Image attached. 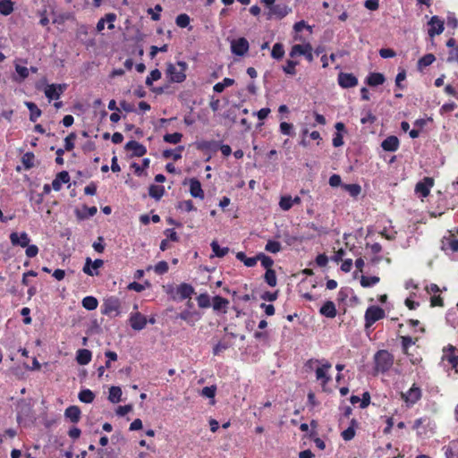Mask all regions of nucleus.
<instances>
[{
  "label": "nucleus",
  "mask_w": 458,
  "mask_h": 458,
  "mask_svg": "<svg viewBox=\"0 0 458 458\" xmlns=\"http://www.w3.org/2000/svg\"><path fill=\"white\" fill-rule=\"evenodd\" d=\"M176 293L180 300L190 299L194 293V288L187 283H182L177 286Z\"/></svg>",
  "instance_id": "nucleus-21"
},
{
  "label": "nucleus",
  "mask_w": 458,
  "mask_h": 458,
  "mask_svg": "<svg viewBox=\"0 0 458 458\" xmlns=\"http://www.w3.org/2000/svg\"><path fill=\"white\" fill-rule=\"evenodd\" d=\"M162 11V7L160 4H157L154 9L149 8L148 13L151 15V19L153 21L160 20V12Z\"/></svg>",
  "instance_id": "nucleus-60"
},
{
  "label": "nucleus",
  "mask_w": 458,
  "mask_h": 458,
  "mask_svg": "<svg viewBox=\"0 0 458 458\" xmlns=\"http://www.w3.org/2000/svg\"><path fill=\"white\" fill-rule=\"evenodd\" d=\"M169 269L168 264L166 261H159L155 265L154 270L158 275L165 274Z\"/></svg>",
  "instance_id": "nucleus-58"
},
{
  "label": "nucleus",
  "mask_w": 458,
  "mask_h": 458,
  "mask_svg": "<svg viewBox=\"0 0 458 458\" xmlns=\"http://www.w3.org/2000/svg\"><path fill=\"white\" fill-rule=\"evenodd\" d=\"M183 149V146H179L175 149H165L163 151V157L165 158H173L174 161H177L182 158V152Z\"/></svg>",
  "instance_id": "nucleus-28"
},
{
  "label": "nucleus",
  "mask_w": 458,
  "mask_h": 458,
  "mask_svg": "<svg viewBox=\"0 0 458 458\" xmlns=\"http://www.w3.org/2000/svg\"><path fill=\"white\" fill-rule=\"evenodd\" d=\"M199 148L207 149V150H213V151H216L217 148H219L225 157H228L232 153V148L229 145H226V144L219 145L218 142L214 141V140L203 141L199 145Z\"/></svg>",
  "instance_id": "nucleus-12"
},
{
  "label": "nucleus",
  "mask_w": 458,
  "mask_h": 458,
  "mask_svg": "<svg viewBox=\"0 0 458 458\" xmlns=\"http://www.w3.org/2000/svg\"><path fill=\"white\" fill-rule=\"evenodd\" d=\"M122 389L119 386H111L109 388L108 400L113 403H117L121 401Z\"/></svg>",
  "instance_id": "nucleus-33"
},
{
  "label": "nucleus",
  "mask_w": 458,
  "mask_h": 458,
  "mask_svg": "<svg viewBox=\"0 0 458 458\" xmlns=\"http://www.w3.org/2000/svg\"><path fill=\"white\" fill-rule=\"evenodd\" d=\"M344 189L352 197H357L361 192V187L357 183L345 184Z\"/></svg>",
  "instance_id": "nucleus-53"
},
{
  "label": "nucleus",
  "mask_w": 458,
  "mask_h": 458,
  "mask_svg": "<svg viewBox=\"0 0 458 458\" xmlns=\"http://www.w3.org/2000/svg\"><path fill=\"white\" fill-rule=\"evenodd\" d=\"M210 246H211V249H212V251L214 252V254L218 258H223L229 252V248H227V247L221 248L219 246V244L217 243V242H216V241H213L211 242Z\"/></svg>",
  "instance_id": "nucleus-41"
},
{
  "label": "nucleus",
  "mask_w": 458,
  "mask_h": 458,
  "mask_svg": "<svg viewBox=\"0 0 458 458\" xmlns=\"http://www.w3.org/2000/svg\"><path fill=\"white\" fill-rule=\"evenodd\" d=\"M400 338H401L402 349H403V353H405V354H408L409 348L411 345L415 344L416 342L418 341V338L413 339L412 337L408 336V335H403V336H401Z\"/></svg>",
  "instance_id": "nucleus-37"
},
{
  "label": "nucleus",
  "mask_w": 458,
  "mask_h": 458,
  "mask_svg": "<svg viewBox=\"0 0 458 458\" xmlns=\"http://www.w3.org/2000/svg\"><path fill=\"white\" fill-rule=\"evenodd\" d=\"M385 76L380 72H371L367 77V83L370 87H377L385 82Z\"/></svg>",
  "instance_id": "nucleus-27"
},
{
  "label": "nucleus",
  "mask_w": 458,
  "mask_h": 458,
  "mask_svg": "<svg viewBox=\"0 0 458 458\" xmlns=\"http://www.w3.org/2000/svg\"><path fill=\"white\" fill-rule=\"evenodd\" d=\"M337 82L341 88L350 89L354 88L358 85V79L352 73L341 72L338 74Z\"/></svg>",
  "instance_id": "nucleus-10"
},
{
  "label": "nucleus",
  "mask_w": 458,
  "mask_h": 458,
  "mask_svg": "<svg viewBox=\"0 0 458 458\" xmlns=\"http://www.w3.org/2000/svg\"><path fill=\"white\" fill-rule=\"evenodd\" d=\"M434 179L432 177H424L415 185V192L421 197L426 198L429 195L431 188L434 186Z\"/></svg>",
  "instance_id": "nucleus-9"
},
{
  "label": "nucleus",
  "mask_w": 458,
  "mask_h": 458,
  "mask_svg": "<svg viewBox=\"0 0 458 458\" xmlns=\"http://www.w3.org/2000/svg\"><path fill=\"white\" fill-rule=\"evenodd\" d=\"M299 64V62L293 60H287L285 66L283 67L284 72L289 75L296 74V66Z\"/></svg>",
  "instance_id": "nucleus-50"
},
{
  "label": "nucleus",
  "mask_w": 458,
  "mask_h": 458,
  "mask_svg": "<svg viewBox=\"0 0 458 458\" xmlns=\"http://www.w3.org/2000/svg\"><path fill=\"white\" fill-rule=\"evenodd\" d=\"M380 281V278L377 276H362L360 277V285L364 288L371 287L377 284Z\"/></svg>",
  "instance_id": "nucleus-40"
},
{
  "label": "nucleus",
  "mask_w": 458,
  "mask_h": 458,
  "mask_svg": "<svg viewBox=\"0 0 458 458\" xmlns=\"http://www.w3.org/2000/svg\"><path fill=\"white\" fill-rule=\"evenodd\" d=\"M92 353L88 349H80L77 352L76 360L80 365H87L90 362Z\"/></svg>",
  "instance_id": "nucleus-26"
},
{
  "label": "nucleus",
  "mask_w": 458,
  "mask_h": 458,
  "mask_svg": "<svg viewBox=\"0 0 458 458\" xmlns=\"http://www.w3.org/2000/svg\"><path fill=\"white\" fill-rule=\"evenodd\" d=\"M69 182H70L69 173L67 171L59 172L56 174L55 178L52 182V188L55 191H58L61 190L63 183H67Z\"/></svg>",
  "instance_id": "nucleus-20"
},
{
  "label": "nucleus",
  "mask_w": 458,
  "mask_h": 458,
  "mask_svg": "<svg viewBox=\"0 0 458 458\" xmlns=\"http://www.w3.org/2000/svg\"><path fill=\"white\" fill-rule=\"evenodd\" d=\"M229 301L227 299L216 295L213 298L212 305L215 310H221L228 305Z\"/></svg>",
  "instance_id": "nucleus-38"
},
{
  "label": "nucleus",
  "mask_w": 458,
  "mask_h": 458,
  "mask_svg": "<svg viewBox=\"0 0 458 458\" xmlns=\"http://www.w3.org/2000/svg\"><path fill=\"white\" fill-rule=\"evenodd\" d=\"M399 140L396 136H388L381 143V147L385 151L394 152L399 148Z\"/></svg>",
  "instance_id": "nucleus-19"
},
{
  "label": "nucleus",
  "mask_w": 458,
  "mask_h": 458,
  "mask_svg": "<svg viewBox=\"0 0 458 458\" xmlns=\"http://www.w3.org/2000/svg\"><path fill=\"white\" fill-rule=\"evenodd\" d=\"M236 259L238 260L243 262V264L248 267H252L256 266V264L258 262L257 256L249 258L246 256V254L243 251L237 252Z\"/></svg>",
  "instance_id": "nucleus-30"
},
{
  "label": "nucleus",
  "mask_w": 458,
  "mask_h": 458,
  "mask_svg": "<svg viewBox=\"0 0 458 458\" xmlns=\"http://www.w3.org/2000/svg\"><path fill=\"white\" fill-rule=\"evenodd\" d=\"M182 134L180 132L167 133L164 136V141L171 144L181 142Z\"/></svg>",
  "instance_id": "nucleus-47"
},
{
  "label": "nucleus",
  "mask_w": 458,
  "mask_h": 458,
  "mask_svg": "<svg viewBox=\"0 0 458 458\" xmlns=\"http://www.w3.org/2000/svg\"><path fill=\"white\" fill-rule=\"evenodd\" d=\"M267 12L266 13L267 20H282L292 13V7L285 3H276L267 6Z\"/></svg>",
  "instance_id": "nucleus-4"
},
{
  "label": "nucleus",
  "mask_w": 458,
  "mask_h": 458,
  "mask_svg": "<svg viewBox=\"0 0 458 458\" xmlns=\"http://www.w3.org/2000/svg\"><path fill=\"white\" fill-rule=\"evenodd\" d=\"M281 243L274 240H268L265 246V250L271 253H277L281 250Z\"/></svg>",
  "instance_id": "nucleus-49"
},
{
  "label": "nucleus",
  "mask_w": 458,
  "mask_h": 458,
  "mask_svg": "<svg viewBox=\"0 0 458 458\" xmlns=\"http://www.w3.org/2000/svg\"><path fill=\"white\" fill-rule=\"evenodd\" d=\"M13 11V3L11 0L0 1V13L3 15H9Z\"/></svg>",
  "instance_id": "nucleus-39"
},
{
  "label": "nucleus",
  "mask_w": 458,
  "mask_h": 458,
  "mask_svg": "<svg viewBox=\"0 0 458 458\" xmlns=\"http://www.w3.org/2000/svg\"><path fill=\"white\" fill-rule=\"evenodd\" d=\"M250 48V44L245 38H239L231 42V51L238 56L244 55Z\"/></svg>",
  "instance_id": "nucleus-8"
},
{
  "label": "nucleus",
  "mask_w": 458,
  "mask_h": 458,
  "mask_svg": "<svg viewBox=\"0 0 458 458\" xmlns=\"http://www.w3.org/2000/svg\"><path fill=\"white\" fill-rule=\"evenodd\" d=\"M216 393V386L215 385L205 386L201 390V395L207 398L214 399Z\"/></svg>",
  "instance_id": "nucleus-57"
},
{
  "label": "nucleus",
  "mask_w": 458,
  "mask_h": 458,
  "mask_svg": "<svg viewBox=\"0 0 458 458\" xmlns=\"http://www.w3.org/2000/svg\"><path fill=\"white\" fill-rule=\"evenodd\" d=\"M435 60H436V57L433 54H427L419 59L418 68L420 70H422L423 68L432 64L435 62Z\"/></svg>",
  "instance_id": "nucleus-35"
},
{
  "label": "nucleus",
  "mask_w": 458,
  "mask_h": 458,
  "mask_svg": "<svg viewBox=\"0 0 458 458\" xmlns=\"http://www.w3.org/2000/svg\"><path fill=\"white\" fill-rule=\"evenodd\" d=\"M229 348V344L226 342H219L213 347V354L215 356L219 355L221 352Z\"/></svg>",
  "instance_id": "nucleus-59"
},
{
  "label": "nucleus",
  "mask_w": 458,
  "mask_h": 458,
  "mask_svg": "<svg viewBox=\"0 0 458 458\" xmlns=\"http://www.w3.org/2000/svg\"><path fill=\"white\" fill-rule=\"evenodd\" d=\"M9 238L13 246L25 248L30 242V238L26 232H21V233L13 232L10 234Z\"/></svg>",
  "instance_id": "nucleus-16"
},
{
  "label": "nucleus",
  "mask_w": 458,
  "mask_h": 458,
  "mask_svg": "<svg viewBox=\"0 0 458 458\" xmlns=\"http://www.w3.org/2000/svg\"><path fill=\"white\" fill-rule=\"evenodd\" d=\"M187 68V64L183 61H178L176 64L167 63L165 73L169 82L182 83L186 79Z\"/></svg>",
  "instance_id": "nucleus-1"
},
{
  "label": "nucleus",
  "mask_w": 458,
  "mask_h": 458,
  "mask_svg": "<svg viewBox=\"0 0 458 458\" xmlns=\"http://www.w3.org/2000/svg\"><path fill=\"white\" fill-rule=\"evenodd\" d=\"M280 131L284 135H292V133H293V124L289 123H286V122L281 123H280Z\"/></svg>",
  "instance_id": "nucleus-63"
},
{
  "label": "nucleus",
  "mask_w": 458,
  "mask_h": 458,
  "mask_svg": "<svg viewBox=\"0 0 458 458\" xmlns=\"http://www.w3.org/2000/svg\"><path fill=\"white\" fill-rule=\"evenodd\" d=\"M82 307L88 310H94L98 308V301L93 296H86L81 301Z\"/></svg>",
  "instance_id": "nucleus-34"
},
{
  "label": "nucleus",
  "mask_w": 458,
  "mask_h": 458,
  "mask_svg": "<svg viewBox=\"0 0 458 458\" xmlns=\"http://www.w3.org/2000/svg\"><path fill=\"white\" fill-rule=\"evenodd\" d=\"M76 140V134L74 132H71L64 139V150L71 151L74 148V140Z\"/></svg>",
  "instance_id": "nucleus-54"
},
{
  "label": "nucleus",
  "mask_w": 458,
  "mask_h": 458,
  "mask_svg": "<svg viewBox=\"0 0 458 458\" xmlns=\"http://www.w3.org/2000/svg\"><path fill=\"white\" fill-rule=\"evenodd\" d=\"M150 160L148 158H144L142 160V165H139L136 163L132 164V167L134 168V172L137 175H141L144 169H147L149 166Z\"/></svg>",
  "instance_id": "nucleus-55"
},
{
  "label": "nucleus",
  "mask_w": 458,
  "mask_h": 458,
  "mask_svg": "<svg viewBox=\"0 0 458 458\" xmlns=\"http://www.w3.org/2000/svg\"><path fill=\"white\" fill-rule=\"evenodd\" d=\"M421 390L415 384L406 392L402 393V399L408 404L413 405L421 398Z\"/></svg>",
  "instance_id": "nucleus-11"
},
{
  "label": "nucleus",
  "mask_w": 458,
  "mask_h": 458,
  "mask_svg": "<svg viewBox=\"0 0 458 458\" xmlns=\"http://www.w3.org/2000/svg\"><path fill=\"white\" fill-rule=\"evenodd\" d=\"M198 305L199 308H208L210 307V299L208 294L201 293L197 297Z\"/></svg>",
  "instance_id": "nucleus-56"
},
{
  "label": "nucleus",
  "mask_w": 458,
  "mask_h": 458,
  "mask_svg": "<svg viewBox=\"0 0 458 458\" xmlns=\"http://www.w3.org/2000/svg\"><path fill=\"white\" fill-rule=\"evenodd\" d=\"M25 105L30 110V120L31 122H36L42 114L41 110L33 102H26Z\"/></svg>",
  "instance_id": "nucleus-31"
},
{
  "label": "nucleus",
  "mask_w": 458,
  "mask_h": 458,
  "mask_svg": "<svg viewBox=\"0 0 458 458\" xmlns=\"http://www.w3.org/2000/svg\"><path fill=\"white\" fill-rule=\"evenodd\" d=\"M179 208L183 209V210H185L187 212H191V211L196 210V208H195L192 200H191V199L180 202L179 203Z\"/></svg>",
  "instance_id": "nucleus-61"
},
{
  "label": "nucleus",
  "mask_w": 458,
  "mask_h": 458,
  "mask_svg": "<svg viewBox=\"0 0 458 458\" xmlns=\"http://www.w3.org/2000/svg\"><path fill=\"white\" fill-rule=\"evenodd\" d=\"M191 21L190 16L186 13L179 14L175 19V23L180 28H186Z\"/></svg>",
  "instance_id": "nucleus-52"
},
{
  "label": "nucleus",
  "mask_w": 458,
  "mask_h": 458,
  "mask_svg": "<svg viewBox=\"0 0 458 458\" xmlns=\"http://www.w3.org/2000/svg\"><path fill=\"white\" fill-rule=\"evenodd\" d=\"M125 149L131 150L132 156L139 157H143L147 153L146 147L135 140L128 141L125 145Z\"/></svg>",
  "instance_id": "nucleus-18"
},
{
  "label": "nucleus",
  "mask_w": 458,
  "mask_h": 458,
  "mask_svg": "<svg viewBox=\"0 0 458 458\" xmlns=\"http://www.w3.org/2000/svg\"><path fill=\"white\" fill-rule=\"evenodd\" d=\"M35 156L32 152L25 153L21 157V163L26 169H30L34 166Z\"/></svg>",
  "instance_id": "nucleus-46"
},
{
  "label": "nucleus",
  "mask_w": 458,
  "mask_h": 458,
  "mask_svg": "<svg viewBox=\"0 0 458 458\" xmlns=\"http://www.w3.org/2000/svg\"><path fill=\"white\" fill-rule=\"evenodd\" d=\"M258 261L261 262V265L267 270H272V266L274 265V260L269 257L265 255L264 253L257 254Z\"/></svg>",
  "instance_id": "nucleus-36"
},
{
  "label": "nucleus",
  "mask_w": 458,
  "mask_h": 458,
  "mask_svg": "<svg viewBox=\"0 0 458 458\" xmlns=\"http://www.w3.org/2000/svg\"><path fill=\"white\" fill-rule=\"evenodd\" d=\"M264 279L265 282L271 287H275L277 284L276 275L274 269L267 270L264 275Z\"/></svg>",
  "instance_id": "nucleus-45"
},
{
  "label": "nucleus",
  "mask_w": 458,
  "mask_h": 458,
  "mask_svg": "<svg viewBox=\"0 0 458 458\" xmlns=\"http://www.w3.org/2000/svg\"><path fill=\"white\" fill-rule=\"evenodd\" d=\"M441 249L445 252H457L458 238L453 233H450L448 236H444L441 241Z\"/></svg>",
  "instance_id": "nucleus-13"
},
{
  "label": "nucleus",
  "mask_w": 458,
  "mask_h": 458,
  "mask_svg": "<svg viewBox=\"0 0 458 458\" xmlns=\"http://www.w3.org/2000/svg\"><path fill=\"white\" fill-rule=\"evenodd\" d=\"M279 207L284 211H288L293 208L292 197L290 195L282 196L279 201Z\"/></svg>",
  "instance_id": "nucleus-48"
},
{
  "label": "nucleus",
  "mask_w": 458,
  "mask_h": 458,
  "mask_svg": "<svg viewBox=\"0 0 458 458\" xmlns=\"http://www.w3.org/2000/svg\"><path fill=\"white\" fill-rule=\"evenodd\" d=\"M94 398L95 394L89 389H84L79 393V400L82 403H90L94 401Z\"/></svg>",
  "instance_id": "nucleus-42"
},
{
  "label": "nucleus",
  "mask_w": 458,
  "mask_h": 458,
  "mask_svg": "<svg viewBox=\"0 0 458 458\" xmlns=\"http://www.w3.org/2000/svg\"><path fill=\"white\" fill-rule=\"evenodd\" d=\"M284 55V48L282 43H276L271 51V56L274 59L280 60Z\"/></svg>",
  "instance_id": "nucleus-43"
},
{
  "label": "nucleus",
  "mask_w": 458,
  "mask_h": 458,
  "mask_svg": "<svg viewBox=\"0 0 458 458\" xmlns=\"http://www.w3.org/2000/svg\"><path fill=\"white\" fill-rule=\"evenodd\" d=\"M103 265L104 261L100 259L92 261L90 258H87L82 271L88 276H98V272L97 270L103 267Z\"/></svg>",
  "instance_id": "nucleus-14"
},
{
  "label": "nucleus",
  "mask_w": 458,
  "mask_h": 458,
  "mask_svg": "<svg viewBox=\"0 0 458 458\" xmlns=\"http://www.w3.org/2000/svg\"><path fill=\"white\" fill-rule=\"evenodd\" d=\"M64 416L72 423H78L81 417V409L76 405H71L64 411Z\"/></svg>",
  "instance_id": "nucleus-23"
},
{
  "label": "nucleus",
  "mask_w": 458,
  "mask_h": 458,
  "mask_svg": "<svg viewBox=\"0 0 458 458\" xmlns=\"http://www.w3.org/2000/svg\"><path fill=\"white\" fill-rule=\"evenodd\" d=\"M394 355L387 350H379L374 355V369L377 373L387 372L394 364Z\"/></svg>",
  "instance_id": "nucleus-2"
},
{
  "label": "nucleus",
  "mask_w": 458,
  "mask_h": 458,
  "mask_svg": "<svg viewBox=\"0 0 458 458\" xmlns=\"http://www.w3.org/2000/svg\"><path fill=\"white\" fill-rule=\"evenodd\" d=\"M358 426L356 420H351V425L341 433L344 440L350 441L355 437V428Z\"/></svg>",
  "instance_id": "nucleus-29"
},
{
  "label": "nucleus",
  "mask_w": 458,
  "mask_h": 458,
  "mask_svg": "<svg viewBox=\"0 0 458 458\" xmlns=\"http://www.w3.org/2000/svg\"><path fill=\"white\" fill-rule=\"evenodd\" d=\"M314 364H321V366L316 369V378L321 381V386L325 387L331 380V377L327 374V371L332 365L327 360L320 361L318 360L310 359L306 362L305 366L312 369Z\"/></svg>",
  "instance_id": "nucleus-3"
},
{
  "label": "nucleus",
  "mask_w": 458,
  "mask_h": 458,
  "mask_svg": "<svg viewBox=\"0 0 458 458\" xmlns=\"http://www.w3.org/2000/svg\"><path fill=\"white\" fill-rule=\"evenodd\" d=\"M83 209L86 211V214H81L80 211H77V216L81 219H85V218H88V217H90V216H93L97 214L98 212V208L97 207L93 206V207H87V206H84L83 207Z\"/></svg>",
  "instance_id": "nucleus-51"
},
{
  "label": "nucleus",
  "mask_w": 458,
  "mask_h": 458,
  "mask_svg": "<svg viewBox=\"0 0 458 458\" xmlns=\"http://www.w3.org/2000/svg\"><path fill=\"white\" fill-rule=\"evenodd\" d=\"M65 84H50L45 89V95L49 99H58L65 89Z\"/></svg>",
  "instance_id": "nucleus-17"
},
{
  "label": "nucleus",
  "mask_w": 458,
  "mask_h": 458,
  "mask_svg": "<svg viewBox=\"0 0 458 458\" xmlns=\"http://www.w3.org/2000/svg\"><path fill=\"white\" fill-rule=\"evenodd\" d=\"M308 48H310V43L293 45L289 53L290 57L294 58L306 54Z\"/></svg>",
  "instance_id": "nucleus-25"
},
{
  "label": "nucleus",
  "mask_w": 458,
  "mask_h": 458,
  "mask_svg": "<svg viewBox=\"0 0 458 458\" xmlns=\"http://www.w3.org/2000/svg\"><path fill=\"white\" fill-rule=\"evenodd\" d=\"M447 63L458 62V46L449 51Z\"/></svg>",
  "instance_id": "nucleus-64"
},
{
  "label": "nucleus",
  "mask_w": 458,
  "mask_h": 458,
  "mask_svg": "<svg viewBox=\"0 0 458 458\" xmlns=\"http://www.w3.org/2000/svg\"><path fill=\"white\" fill-rule=\"evenodd\" d=\"M165 193L164 186L151 184L148 188V194L155 199H160Z\"/></svg>",
  "instance_id": "nucleus-32"
},
{
  "label": "nucleus",
  "mask_w": 458,
  "mask_h": 458,
  "mask_svg": "<svg viewBox=\"0 0 458 458\" xmlns=\"http://www.w3.org/2000/svg\"><path fill=\"white\" fill-rule=\"evenodd\" d=\"M121 301L115 296L106 298L101 306V313L106 316H117L120 314Z\"/></svg>",
  "instance_id": "nucleus-5"
},
{
  "label": "nucleus",
  "mask_w": 458,
  "mask_h": 458,
  "mask_svg": "<svg viewBox=\"0 0 458 458\" xmlns=\"http://www.w3.org/2000/svg\"><path fill=\"white\" fill-rule=\"evenodd\" d=\"M190 192L191 195L194 198H199L201 199H204V191L201 187L200 182L196 178H191L190 180Z\"/></svg>",
  "instance_id": "nucleus-24"
},
{
  "label": "nucleus",
  "mask_w": 458,
  "mask_h": 458,
  "mask_svg": "<svg viewBox=\"0 0 458 458\" xmlns=\"http://www.w3.org/2000/svg\"><path fill=\"white\" fill-rule=\"evenodd\" d=\"M130 326L136 331H140L145 328L148 319L140 312L131 313L129 318Z\"/></svg>",
  "instance_id": "nucleus-15"
},
{
  "label": "nucleus",
  "mask_w": 458,
  "mask_h": 458,
  "mask_svg": "<svg viewBox=\"0 0 458 458\" xmlns=\"http://www.w3.org/2000/svg\"><path fill=\"white\" fill-rule=\"evenodd\" d=\"M162 73L158 69H154L150 72L149 75L146 78L145 83L148 87H151L154 81L161 79Z\"/></svg>",
  "instance_id": "nucleus-44"
},
{
  "label": "nucleus",
  "mask_w": 458,
  "mask_h": 458,
  "mask_svg": "<svg viewBox=\"0 0 458 458\" xmlns=\"http://www.w3.org/2000/svg\"><path fill=\"white\" fill-rule=\"evenodd\" d=\"M385 310L379 306H370L365 312V327H370L374 323L385 318Z\"/></svg>",
  "instance_id": "nucleus-6"
},
{
  "label": "nucleus",
  "mask_w": 458,
  "mask_h": 458,
  "mask_svg": "<svg viewBox=\"0 0 458 458\" xmlns=\"http://www.w3.org/2000/svg\"><path fill=\"white\" fill-rule=\"evenodd\" d=\"M15 71L19 74L21 80H25L29 76L30 70L25 67L19 64L15 65Z\"/></svg>",
  "instance_id": "nucleus-62"
},
{
  "label": "nucleus",
  "mask_w": 458,
  "mask_h": 458,
  "mask_svg": "<svg viewBox=\"0 0 458 458\" xmlns=\"http://www.w3.org/2000/svg\"><path fill=\"white\" fill-rule=\"evenodd\" d=\"M319 312L322 316L328 318H334L337 314L335 305L332 301H327L321 306Z\"/></svg>",
  "instance_id": "nucleus-22"
},
{
  "label": "nucleus",
  "mask_w": 458,
  "mask_h": 458,
  "mask_svg": "<svg viewBox=\"0 0 458 458\" xmlns=\"http://www.w3.org/2000/svg\"><path fill=\"white\" fill-rule=\"evenodd\" d=\"M428 36L433 38L437 35H440L445 30V22L437 15H434L428 21Z\"/></svg>",
  "instance_id": "nucleus-7"
}]
</instances>
